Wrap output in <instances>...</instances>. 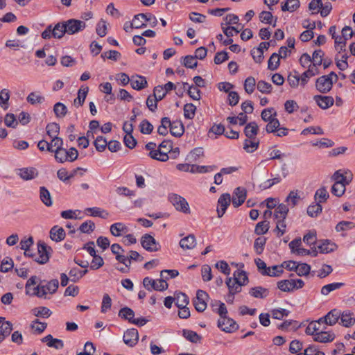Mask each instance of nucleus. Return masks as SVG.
Segmentation results:
<instances>
[{
    "instance_id": "28",
    "label": "nucleus",
    "mask_w": 355,
    "mask_h": 355,
    "mask_svg": "<svg viewBox=\"0 0 355 355\" xmlns=\"http://www.w3.org/2000/svg\"><path fill=\"white\" fill-rule=\"evenodd\" d=\"M86 214H89L90 216L94 217H100L102 218H107L109 216V213L105 210H103L99 207H89L85 210Z\"/></svg>"
},
{
    "instance_id": "26",
    "label": "nucleus",
    "mask_w": 355,
    "mask_h": 355,
    "mask_svg": "<svg viewBox=\"0 0 355 355\" xmlns=\"http://www.w3.org/2000/svg\"><path fill=\"white\" fill-rule=\"evenodd\" d=\"M89 92L88 87L82 86L78 92V96L73 101V105L76 107L82 106Z\"/></svg>"
},
{
    "instance_id": "64",
    "label": "nucleus",
    "mask_w": 355,
    "mask_h": 355,
    "mask_svg": "<svg viewBox=\"0 0 355 355\" xmlns=\"http://www.w3.org/2000/svg\"><path fill=\"white\" fill-rule=\"evenodd\" d=\"M46 133L50 137H55L58 136L60 130V126L56 123H51L46 125Z\"/></svg>"
},
{
    "instance_id": "31",
    "label": "nucleus",
    "mask_w": 355,
    "mask_h": 355,
    "mask_svg": "<svg viewBox=\"0 0 355 355\" xmlns=\"http://www.w3.org/2000/svg\"><path fill=\"white\" fill-rule=\"evenodd\" d=\"M294 286L293 279L281 280L277 283V288L284 292L293 291Z\"/></svg>"
},
{
    "instance_id": "58",
    "label": "nucleus",
    "mask_w": 355,
    "mask_h": 355,
    "mask_svg": "<svg viewBox=\"0 0 355 355\" xmlns=\"http://www.w3.org/2000/svg\"><path fill=\"white\" fill-rule=\"evenodd\" d=\"M290 313V311L285 309H275L271 311L272 317L274 319L282 320L284 317H286Z\"/></svg>"
},
{
    "instance_id": "5",
    "label": "nucleus",
    "mask_w": 355,
    "mask_h": 355,
    "mask_svg": "<svg viewBox=\"0 0 355 355\" xmlns=\"http://www.w3.org/2000/svg\"><path fill=\"white\" fill-rule=\"evenodd\" d=\"M51 251V248L48 247L45 243L39 241L37 243V255L35 256L34 260L40 264L46 263L49 259Z\"/></svg>"
},
{
    "instance_id": "27",
    "label": "nucleus",
    "mask_w": 355,
    "mask_h": 355,
    "mask_svg": "<svg viewBox=\"0 0 355 355\" xmlns=\"http://www.w3.org/2000/svg\"><path fill=\"white\" fill-rule=\"evenodd\" d=\"M249 293L255 298L263 299L268 295L269 291L262 286H255L250 289Z\"/></svg>"
},
{
    "instance_id": "19",
    "label": "nucleus",
    "mask_w": 355,
    "mask_h": 355,
    "mask_svg": "<svg viewBox=\"0 0 355 355\" xmlns=\"http://www.w3.org/2000/svg\"><path fill=\"white\" fill-rule=\"evenodd\" d=\"M49 234L51 239L55 242L64 240L66 236L64 230L58 225H55L51 229Z\"/></svg>"
},
{
    "instance_id": "52",
    "label": "nucleus",
    "mask_w": 355,
    "mask_h": 355,
    "mask_svg": "<svg viewBox=\"0 0 355 355\" xmlns=\"http://www.w3.org/2000/svg\"><path fill=\"white\" fill-rule=\"evenodd\" d=\"M276 220V227L275 229V232L278 237H281L286 232V224L285 219L280 218Z\"/></svg>"
},
{
    "instance_id": "18",
    "label": "nucleus",
    "mask_w": 355,
    "mask_h": 355,
    "mask_svg": "<svg viewBox=\"0 0 355 355\" xmlns=\"http://www.w3.org/2000/svg\"><path fill=\"white\" fill-rule=\"evenodd\" d=\"M313 99L317 105L323 110L330 107L334 103L333 97L329 96L315 95Z\"/></svg>"
},
{
    "instance_id": "13",
    "label": "nucleus",
    "mask_w": 355,
    "mask_h": 355,
    "mask_svg": "<svg viewBox=\"0 0 355 355\" xmlns=\"http://www.w3.org/2000/svg\"><path fill=\"white\" fill-rule=\"evenodd\" d=\"M247 196V191L245 188L237 187L233 192L232 205L234 207H239L245 200Z\"/></svg>"
},
{
    "instance_id": "51",
    "label": "nucleus",
    "mask_w": 355,
    "mask_h": 355,
    "mask_svg": "<svg viewBox=\"0 0 355 355\" xmlns=\"http://www.w3.org/2000/svg\"><path fill=\"white\" fill-rule=\"evenodd\" d=\"M10 98L9 91L3 89L0 92V105L4 110L8 108V101Z\"/></svg>"
},
{
    "instance_id": "32",
    "label": "nucleus",
    "mask_w": 355,
    "mask_h": 355,
    "mask_svg": "<svg viewBox=\"0 0 355 355\" xmlns=\"http://www.w3.org/2000/svg\"><path fill=\"white\" fill-rule=\"evenodd\" d=\"M259 144V141L256 138L246 139L244 141L243 148L247 153H253L255 151Z\"/></svg>"
},
{
    "instance_id": "56",
    "label": "nucleus",
    "mask_w": 355,
    "mask_h": 355,
    "mask_svg": "<svg viewBox=\"0 0 355 355\" xmlns=\"http://www.w3.org/2000/svg\"><path fill=\"white\" fill-rule=\"evenodd\" d=\"M311 270V266L307 263H296L295 272L299 276L308 275Z\"/></svg>"
},
{
    "instance_id": "57",
    "label": "nucleus",
    "mask_w": 355,
    "mask_h": 355,
    "mask_svg": "<svg viewBox=\"0 0 355 355\" xmlns=\"http://www.w3.org/2000/svg\"><path fill=\"white\" fill-rule=\"evenodd\" d=\"M334 39L335 40L336 50L338 51V53L345 51L346 41L347 40V38L344 39L343 37L337 35Z\"/></svg>"
},
{
    "instance_id": "25",
    "label": "nucleus",
    "mask_w": 355,
    "mask_h": 355,
    "mask_svg": "<svg viewBox=\"0 0 355 355\" xmlns=\"http://www.w3.org/2000/svg\"><path fill=\"white\" fill-rule=\"evenodd\" d=\"M180 247L184 250H191L196 245V237L193 234H189L182 239L180 241Z\"/></svg>"
},
{
    "instance_id": "24",
    "label": "nucleus",
    "mask_w": 355,
    "mask_h": 355,
    "mask_svg": "<svg viewBox=\"0 0 355 355\" xmlns=\"http://www.w3.org/2000/svg\"><path fill=\"white\" fill-rule=\"evenodd\" d=\"M168 127L170 128L171 134L177 137H181L184 132V125L180 121L173 122L170 121V125H168Z\"/></svg>"
},
{
    "instance_id": "40",
    "label": "nucleus",
    "mask_w": 355,
    "mask_h": 355,
    "mask_svg": "<svg viewBox=\"0 0 355 355\" xmlns=\"http://www.w3.org/2000/svg\"><path fill=\"white\" fill-rule=\"evenodd\" d=\"M300 7L299 0H286L282 6V11L293 12Z\"/></svg>"
},
{
    "instance_id": "42",
    "label": "nucleus",
    "mask_w": 355,
    "mask_h": 355,
    "mask_svg": "<svg viewBox=\"0 0 355 355\" xmlns=\"http://www.w3.org/2000/svg\"><path fill=\"white\" fill-rule=\"evenodd\" d=\"M12 329V325L10 322H6L0 325V343L8 336Z\"/></svg>"
},
{
    "instance_id": "12",
    "label": "nucleus",
    "mask_w": 355,
    "mask_h": 355,
    "mask_svg": "<svg viewBox=\"0 0 355 355\" xmlns=\"http://www.w3.org/2000/svg\"><path fill=\"white\" fill-rule=\"evenodd\" d=\"M231 202V196L229 193H223L220 196L218 200V208H217V214L218 217L221 218L224 214L228 206Z\"/></svg>"
},
{
    "instance_id": "4",
    "label": "nucleus",
    "mask_w": 355,
    "mask_h": 355,
    "mask_svg": "<svg viewBox=\"0 0 355 355\" xmlns=\"http://www.w3.org/2000/svg\"><path fill=\"white\" fill-rule=\"evenodd\" d=\"M143 284L144 286L150 291L152 290L162 291L168 288V284L163 279L155 280L147 277L144 279Z\"/></svg>"
},
{
    "instance_id": "50",
    "label": "nucleus",
    "mask_w": 355,
    "mask_h": 355,
    "mask_svg": "<svg viewBox=\"0 0 355 355\" xmlns=\"http://www.w3.org/2000/svg\"><path fill=\"white\" fill-rule=\"evenodd\" d=\"M33 314L36 317L48 318L51 315V311L47 307L40 306L32 310Z\"/></svg>"
},
{
    "instance_id": "36",
    "label": "nucleus",
    "mask_w": 355,
    "mask_h": 355,
    "mask_svg": "<svg viewBox=\"0 0 355 355\" xmlns=\"http://www.w3.org/2000/svg\"><path fill=\"white\" fill-rule=\"evenodd\" d=\"M127 231V227L122 223H114L110 226V232L114 236H119L122 232Z\"/></svg>"
},
{
    "instance_id": "49",
    "label": "nucleus",
    "mask_w": 355,
    "mask_h": 355,
    "mask_svg": "<svg viewBox=\"0 0 355 355\" xmlns=\"http://www.w3.org/2000/svg\"><path fill=\"white\" fill-rule=\"evenodd\" d=\"M322 207L319 203L309 205L307 208V214L313 218L317 217L322 212Z\"/></svg>"
},
{
    "instance_id": "55",
    "label": "nucleus",
    "mask_w": 355,
    "mask_h": 355,
    "mask_svg": "<svg viewBox=\"0 0 355 355\" xmlns=\"http://www.w3.org/2000/svg\"><path fill=\"white\" fill-rule=\"evenodd\" d=\"M196 107L192 103H187L184 106V116L185 118L192 119L195 116Z\"/></svg>"
},
{
    "instance_id": "34",
    "label": "nucleus",
    "mask_w": 355,
    "mask_h": 355,
    "mask_svg": "<svg viewBox=\"0 0 355 355\" xmlns=\"http://www.w3.org/2000/svg\"><path fill=\"white\" fill-rule=\"evenodd\" d=\"M344 285L345 284L342 282L329 284L322 287L320 293L322 295H327L331 292L340 288Z\"/></svg>"
},
{
    "instance_id": "46",
    "label": "nucleus",
    "mask_w": 355,
    "mask_h": 355,
    "mask_svg": "<svg viewBox=\"0 0 355 355\" xmlns=\"http://www.w3.org/2000/svg\"><path fill=\"white\" fill-rule=\"evenodd\" d=\"M347 184L345 183L334 184L331 189L332 194L337 197H341L345 193Z\"/></svg>"
},
{
    "instance_id": "59",
    "label": "nucleus",
    "mask_w": 355,
    "mask_h": 355,
    "mask_svg": "<svg viewBox=\"0 0 355 355\" xmlns=\"http://www.w3.org/2000/svg\"><path fill=\"white\" fill-rule=\"evenodd\" d=\"M170 125V119L168 117H164L161 120V125L157 128V132L160 135L165 136L168 134V127Z\"/></svg>"
},
{
    "instance_id": "37",
    "label": "nucleus",
    "mask_w": 355,
    "mask_h": 355,
    "mask_svg": "<svg viewBox=\"0 0 355 355\" xmlns=\"http://www.w3.org/2000/svg\"><path fill=\"white\" fill-rule=\"evenodd\" d=\"M288 213V208L284 204L279 205L275 210L274 216L275 219H286Z\"/></svg>"
},
{
    "instance_id": "23",
    "label": "nucleus",
    "mask_w": 355,
    "mask_h": 355,
    "mask_svg": "<svg viewBox=\"0 0 355 355\" xmlns=\"http://www.w3.org/2000/svg\"><path fill=\"white\" fill-rule=\"evenodd\" d=\"M340 319L341 324L345 327H352L355 324V318L354 317V314L349 311H345L342 313L340 312Z\"/></svg>"
},
{
    "instance_id": "7",
    "label": "nucleus",
    "mask_w": 355,
    "mask_h": 355,
    "mask_svg": "<svg viewBox=\"0 0 355 355\" xmlns=\"http://www.w3.org/2000/svg\"><path fill=\"white\" fill-rule=\"evenodd\" d=\"M169 200L178 211L184 214L190 213L189 204L184 198L178 194H171Z\"/></svg>"
},
{
    "instance_id": "33",
    "label": "nucleus",
    "mask_w": 355,
    "mask_h": 355,
    "mask_svg": "<svg viewBox=\"0 0 355 355\" xmlns=\"http://www.w3.org/2000/svg\"><path fill=\"white\" fill-rule=\"evenodd\" d=\"M149 156L154 159L160 162H166L169 159V155L165 150L162 151L160 149L156 150H151L149 153Z\"/></svg>"
},
{
    "instance_id": "60",
    "label": "nucleus",
    "mask_w": 355,
    "mask_h": 355,
    "mask_svg": "<svg viewBox=\"0 0 355 355\" xmlns=\"http://www.w3.org/2000/svg\"><path fill=\"white\" fill-rule=\"evenodd\" d=\"M279 65V57L276 53L272 54L268 62V67L270 70L274 71Z\"/></svg>"
},
{
    "instance_id": "44",
    "label": "nucleus",
    "mask_w": 355,
    "mask_h": 355,
    "mask_svg": "<svg viewBox=\"0 0 355 355\" xmlns=\"http://www.w3.org/2000/svg\"><path fill=\"white\" fill-rule=\"evenodd\" d=\"M174 299L175 304L178 308H185L189 304V298L183 293H177Z\"/></svg>"
},
{
    "instance_id": "30",
    "label": "nucleus",
    "mask_w": 355,
    "mask_h": 355,
    "mask_svg": "<svg viewBox=\"0 0 355 355\" xmlns=\"http://www.w3.org/2000/svg\"><path fill=\"white\" fill-rule=\"evenodd\" d=\"M259 127L255 122H250L246 125L244 133L248 139H254L257 135Z\"/></svg>"
},
{
    "instance_id": "16",
    "label": "nucleus",
    "mask_w": 355,
    "mask_h": 355,
    "mask_svg": "<svg viewBox=\"0 0 355 355\" xmlns=\"http://www.w3.org/2000/svg\"><path fill=\"white\" fill-rule=\"evenodd\" d=\"M146 16L144 13H140L135 15L132 22L129 24L126 22L124 24L123 29L125 31L128 32L130 29L132 28H141L146 26V24H144L143 21H139L140 18L144 19Z\"/></svg>"
},
{
    "instance_id": "6",
    "label": "nucleus",
    "mask_w": 355,
    "mask_h": 355,
    "mask_svg": "<svg viewBox=\"0 0 355 355\" xmlns=\"http://www.w3.org/2000/svg\"><path fill=\"white\" fill-rule=\"evenodd\" d=\"M243 276V281L240 283L236 279H232V277H228L226 280V284L228 288L230 293L236 294L241 291L242 286H244L248 282V277L247 275L241 273Z\"/></svg>"
},
{
    "instance_id": "39",
    "label": "nucleus",
    "mask_w": 355,
    "mask_h": 355,
    "mask_svg": "<svg viewBox=\"0 0 355 355\" xmlns=\"http://www.w3.org/2000/svg\"><path fill=\"white\" fill-rule=\"evenodd\" d=\"M314 197L317 203L321 205L322 202H325L329 198V194L326 188L322 187L316 191Z\"/></svg>"
},
{
    "instance_id": "53",
    "label": "nucleus",
    "mask_w": 355,
    "mask_h": 355,
    "mask_svg": "<svg viewBox=\"0 0 355 355\" xmlns=\"http://www.w3.org/2000/svg\"><path fill=\"white\" fill-rule=\"evenodd\" d=\"M183 85L184 89H186V87L188 86V94L192 99L198 101L200 98V91L197 87L189 86L186 83Z\"/></svg>"
},
{
    "instance_id": "9",
    "label": "nucleus",
    "mask_w": 355,
    "mask_h": 355,
    "mask_svg": "<svg viewBox=\"0 0 355 355\" xmlns=\"http://www.w3.org/2000/svg\"><path fill=\"white\" fill-rule=\"evenodd\" d=\"M142 247L149 252H156L160 248L159 244L151 235L144 234L141 241Z\"/></svg>"
},
{
    "instance_id": "43",
    "label": "nucleus",
    "mask_w": 355,
    "mask_h": 355,
    "mask_svg": "<svg viewBox=\"0 0 355 355\" xmlns=\"http://www.w3.org/2000/svg\"><path fill=\"white\" fill-rule=\"evenodd\" d=\"M79 170H81V168H77L74 169L70 175H69L65 168H61L58 171L57 175L60 180L65 182L69 180L70 178L74 177L76 175L77 171Z\"/></svg>"
},
{
    "instance_id": "11",
    "label": "nucleus",
    "mask_w": 355,
    "mask_h": 355,
    "mask_svg": "<svg viewBox=\"0 0 355 355\" xmlns=\"http://www.w3.org/2000/svg\"><path fill=\"white\" fill-rule=\"evenodd\" d=\"M218 327L223 331L230 333L238 329V325L232 319L223 317L218 321Z\"/></svg>"
},
{
    "instance_id": "10",
    "label": "nucleus",
    "mask_w": 355,
    "mask_h": 355,
    "mask_svg": "<svg viewBox=\"0 0 355 355\" xmlns=\"http://www.w3.org/2000/svg\"><path fill=\"white\" fill-rule=\"evenodd\" d=\"M209 298L208 294L202 291L198 290L196 293V297L193 300L194 306L198 312L204 311L207 308V300Z\"/></svg>"
},
{
    "instance_id": "63",
    "label": "nucleus",
    "mask_w": 355,
    "mask_h": 355,
    "mask_svg": "<svg viewBox=\"0 0 355 355\" xmlns=\"http://www.w3.org/2000/svg\"><path fill=\"white\" fill-rule=\"evenodd\" d=\"M355 225L353 222L343 220L336 225V230L337 232L347 231L353 229Z\"/></svg>"
},
{
    "instance_id": "54",
    "label": "nucleus",
    "mask_w": 355,
    "mask_h": 355,
    "mask_svg": "<svg viewBox=\"0 0 355 355\" xmlns=\"http://www.w3.org/2000/svg\"><path fill=\"white\" fill-rule=\"evenodd\" d=\"M53 112L57 117H64L67 112V107L62 103H57L54 105Z\"/></svg>"
},
{
    "instance_id": "62",
    "label": "nucleus",
    "mask_w": 355,
    "mask_h": 355,
    "mask_svg": "<svg viewBox=\"0 0 355 355\" xmlns=\"http://www.w3.org/2000/svg\"><path fill=\"white\" fill-rule=\"evenodd\" d=\"M255 85V79L252 76L248 77L244 83V89L245 92L249 94H252L254 90Z\"/></svg>"
},
{
    "instance_id": "47",
    "label": "nucleus",
    "mask_w": 355,
    "mask_h": 355,
    "mask_svg": "<svg viewBox=\"0 0 355 355\" xmlns=\"http://www.w3.org/2000/svg\"><path fill=\"white\" fill-rule=\"evenodd\" d=\"M119 316L132 323V320L135 319V313L130 308L124 307L119 311Z\"/></svg>"
},
{
    "instance_id": "15",
    "label": "nucleus",
    "mask_w": 355,
    "mask_h": 355,
    "mask_svg": "<svg viewBox=\"0 0 355 355\" xmlns=\"http://www.w3.org/2000/svg\"><path fill=\"white\" fill-rule=\"evenodd\" d=\"M340 311L337 309L330 311L325 316L320 318V321L324 324L333 326L336 324L340 319Z\"/></svg>"
},
{
    "instance_id": "38",
    "label": "nucleus",
    "mask_w": 355,
    "mask_h": 355,
    "mask_svg": "<svg viewBox=\"0 0 355 355\" xmlns=\"http://www.w3.org/2000/svg\"><path fill=\"white\" fill-rule=\"evenodd\" d=\"M317 248L319 250L320 253H329L333 252L336 248V245L334 243H331L328 240L322 242V243L318 245Z\"/></svg>"
},
{
    "instance_id": "2",
    "label": "nucleus",
    "mask_w": 355,
    "mask_h": 355,
    "mask_svg": "<svg viewBox=\"0 0 355 355\" xmlns=\"http://www.w3.org/2000/svg\"><path fill=\"white\" fill-rule=\"evenodd\" d=\"M65 33H67L66 26L63 21L56 24L54 27L52 25H49L42 33V37L43 39H50L51 37L60 39Z\"/></svg>"
},
{
    "instance_id": "48",
    "label": "nucleus",
    "mask_w": 355,
    "mask_h": 355,
    "mask_svg": "<svg viewBox=\"0 0 355 355\" xmlns=\"http://www.w3.org/2000/svg\"><path fill=\"white\" fill-rule=\"evenodd\" d=\"M55 159L57 162L60 163H64L65 162L69 161V158L67 157V150L64 148L55 149Z\"/></svg>"
},
{
    "instance_id": "1",
    "label": "nucleus",
    "mask_w": 355,
    "mask_h": 355,
    "mask_svg": "<svg viewBox=\"0 0 355 355\" xmlns=\"http://www.w3.org/2000/svg\"><path fill=\"white\" fill-rule=\"evenodd\" d=\"M337 80L338 76L334 72L322 76L316 80V89L321 93H327L331 89L333 83L336 82Z\"/></svg>"
},
{
    "instance_id": "45",
    "label": "nucleus",
    "mask_w": 355,
    "mask_h": 355,
    "mask_svg": "<svg viewBox=\"0 0 355 355\" xmlns=\"http://www.w3.org/2000/svg\"><path fill=\"white\" fill-rule=\"evenodd\" d=\"M182 335L187 340L193 343H197L201 340V336L191 330H183Z\"/></svg>"
},
{
    "instance_id": "17",
    "label": "nucleus",
    "mask_w": 355,
    "mask_h": 355,
    "mask_svg": "<svg viewBox=\"0 0 355 355\" xmlns=\"http://www.w3.org/2000/svg\"><path fill=\"white\" fill-rule=\"evenodd\" d=\"M38 171L34 167H26L19 169L18 175L24 180H31L38 176Z\"/></svg>"
},
{
    "instance_id": "35",
    "label": "nucleus",
    "mask_w": 355,
    "mask_h": 355,
    "mask_svg": "<svg viewBox=\"0 0 355 355\" xmlns=\"http://www.w3.org/2000/svg\"><path fill=\"white\" fill-rule=\"evenodd\" d=\"M40 198L42 202L47 207L52 205V199L50 192L44 187L40 188Z\"/></svg>"
},
{
    "instance_id": "29",
    "label": "nucleus",
    "mask_w": 355,
    "mask_h": 355,
    "mask_svg": "<svg viewBox=\"0 0 355 355\" xmlns=\"http://www.w3.org/2000/svg\"><path fill=\"white\" fill-rule=\"evenodd\" d=\"M284 265L281 266H273L272 267H268L266 270L262 271L263 275H267L270 277H279L280 276L283 270Z\"/></svg>"
},
{
    "instance_id": "21",
    "label": "nucleus",
    "mask_w": 355,
    "mask_h": 355,
    "mask_svg": "<svg viewBox=\"0 0 355 355\" xmlns=\"http://www.w3.org/2000/svg\"><path fill=\"white\" fill-rule=\"evenodd\" d=\"M334 338L335 334L331 331H324V329L316 334L315 337H313L315 341L324 343L331 342Z\"/></svg>"
},
{
    "instance_id": "61",
    "label": "nucleus",
    "mask_w": 355,
    "mask_h": 355,
    "mask_svg": "<svg viewBox=\"0 0 355 355\" xmlns=\"http://www.w3.org/2000/svg\"><path fill=\"white\" fill-rule=\"evenodd\" d=\"M269 228V222L264 220L259 222L257 224L254 232L257 235H262L266 234Z\"/></svg>"
},
{
    "instance_id": "41",
    "label": "nucleus",
    "mask_w": 355,
    "mask_h": 355,
    "mask_svg": "<svg viewBox=\"0 0 355 355\" xmlns=\"http://www.w3.org/2000/svg\"><path fill=\"white\" fill-rule=\"evenodd\" d=\"M276 116L277 112L272 107L264 109L261 113V119L266 122L274 120L276 119Z\"/></svg>"
},
{
    "instance_id": "20",
    "label": "nucleus",
    "mask_w": 355,
    "mask_h": 355,
    "mask_svg": "<svg viewBox=\"0 0 355 355\" xmlns=\"http://www.w3.org/2000/svg\"><path fill=\"white\" fill-rule=\"evenodd\" d=\"M323 329H324V324L319 319L317 321L310 322L306 327L305 332L308 335H312L313 337H315L316 334L321 331Z\"/></svg>"
},
{
    "instance_id": "8",
    "label": "nucleus",
    "mask_w": 355,
    "mask_h": 355,
    "mask_svg": "<svg viewBox=\"0 0 355 355\" xmlns=\"http://www.w3.org/2000/svg\"><path fill=\"white\" fill-rule=\"evenodd\" d=\"M64 26H66L67 33L69 35H73L83 31L86 24L83 21L70 19L64 21Z\"/></svg>"
},
{
    "instance_id": "14",
    "label": "nucleus",
    "mask_w": 355,
    "mask_h": 355,
    "mask_svg": "<svg viewBox=\"0 0 355 355\" xmlns=\"http://www.w3.org/2000/svg\"><path fill=\"white\" fill-rule=\"evenodd\" d=\"M139 339L138 331L136 329L132 328L128 329L123 334V340L125 345L129 347L135 346Z\"/></svg>"
},
{
    "instance_id": "3",
    "label": "nucleus",
    "mask_w": 355,
    "mask_h": 355,
    "mask_svg": "<svg viewBox=\"0 0 355 355\" xmlns=\"http://www.w3.org/2000/svg\"><path fill=\"white\" fill-rule=\"evenodd\" d=\"M59 286L58 280L55 279L49 282L45 285L39 284L33 288L31 295H37L39 297H44L47 293L53 294L55 293Z\"/></svg>"
},
{
    "instance_id": "22",
    "label": "nucleus",
    "mask_w": 355,
    "mask_h": 355,
    "mask_svg": "<svg viewBox=\"0 0 355 355\" xmlns=\"http://www.w3.org/2000/svg\"><path fill=\"white\" fill-rule=\"evenodd\" d=\"M130 84L132 87L137 90H141L147 87L146 78L139 75L131 76Z\"/></svg>"
}]
</instances>
